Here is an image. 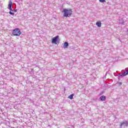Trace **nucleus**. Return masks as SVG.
<instances>
[{"label": "nucleus", "instance_id": "nucleus-1", "mask_svg": "<svg viewBox=\"0 0 128 128\" xmlns=\"http://www.w3.org/2000/svg\"><path fill=\"white\" fill-rule=\"evenodd\" d=\"M64 16L66 18H70L71 14H72V9H64Z\"/></svg>", "mask_w": 128, "mask_h": 128}, {"label": "nucleus", "instance_id": "nucleus-2", "mask_svg": "<svg viewBox=\"0 0 128 128\" xmlns=\"http://www.w3.org/2000/svg\"><path fill=\"white\" fill-rule=\"evenodd\" d=\"M22 32L18 28H16L12 32V34L16 36H20Z\"/></svg>", "mask_w": 128, "mask_h": 128}, {"label": "nucleus", "instance_id": "nucleus-3", "mask_svg": "<svg viewBox=\"0 0 128 128\" xmlns=\"http://www.w3.org/2000/svg\"><path fill=\"white\" fill-rule=\"evenodd\" d=\"M120 126H121V128H122V126H124H124H128V122L124 120V122H121Z\"/></svg>", "mask_w": 128, "mask_h": 128}, {"label": "nucleus", "instance_id": "nucleus-4", "mask_svg": "<svg viewBox=\"0 0 128 128\" xmlns=\"http://www.w3.org/2000/svg\"><path fill=\"white\" fill-rule=\"evenodd\" d=\"M58 38H60V36H56V37L53 38H52V44H56V42H58Z\"/></svg>", "mask_w": 128, "mask_h": 128}, {"label": "nucleus", "instance_id": "nucleus-5", "mask_svg": "<svg viewBox=\"0 0 128 128\" xmlns=\"http://www.w3.org/2000/svg\"><path fill=\"white\" fill-rule=\"evenodd\" d=\"M128 68H126L125 69V72L124 74H120V76H128Z\"/></svg>", "mask_w": 128, "mask_h": 128}, {"label": "nucleus", "instance_id": "nucleus-6", "mask_svg": "<svg viewBox=\"0 0 128 128\" xmlns=\"http://www.w3.org/2000/svg\"><path fill=\"white\" fill-rule=\"evenodd\" d=\"M12 0H10L8 6V8L9 10H12V12H14V10H12Z\"/></svg>", "mask_w": 128, "mask_h": 128}, {"label": "nucleus", "instance_id": "nucleus-7", "mask_svg": "<svg viewBox=\"0 0 128 128\" xmlns=\"http://www.w3.org/2000/svg\"><path fill=\"white\" fill-rule=\"evenodd\" d=\"M68 46V42H65L64 43V45L63 46V48H67Z\"/></svg>", "mask_w": 128, "mask_h": 128}, {"label": "nucleus", "instance_id": "nucleus-8", "mask_svg": "<svg viewBox=\"0 0 128 128\" xmlns=\"http://www.w3.org/2000/svg\"><path fill=\"white\" fill-rule=\"evenodd\" d=\"M100 98V100H102V102H104V100H106V96H101Z\"/></svg>", "mask_w": 128, "mask_h": 128}, {"label": "nucleus", "instance_id": "nucleus-9", "mask_svg": "<svg viewBox=\"0 0 128 128\" xmlns=\"http://www.w3.org/2000/svg\"><path fill=\"white\" fill-rule=\"evenodd\" d=\"M96 24L98 28L102 27V22H96Z\"/></svg>", "mask_w": 128, "mask_h": 128}, {"label": "nucleus", "instance_id": "nucleus-10", "mask_svg": "<svg viewBox=\"0 0 128 128\" xmlns=\"http://www.w3.org/2000/svg\"><path fill=\"white\" fill-rule=\"evenodd\" d=\"M74 94H72L68 97V98H70V100H72V98H74Z\"/></svg>", "mask_w": 128, "mask_h": 128}, {"label": "nucleus", "instance_id": "nucleus-11", "mask_svg": "<svg viewBox=\"0 0 128 128\" xmlns=\"http://www.w3.org/2000/svg\"><path fill=\"white\" fill-rule=\"evenodd\" d=\"M11 10L10 11L9 14H11L12 16H14V13L10 12Z\"/></svg>", "mask_w": 128, "mask_h": 128}, {"label": "nucleus", "instance_id": "nucleus-12", "mask_svg": "<svg viewBox=\"0 0 128 128\" xmlns=\"http://www.w3.org/2000/svg\"><path fill=\"white\" fill-rule=\"evenodd\" d=\"M120 24H124V22H122V19L120 21Z\"/></svg>", "mask_w": 128, "mask_h": 128}, {"label": "nucleus", "instance_id": "nucleus-13", "mask_svg": "<svg viewBox=\"0 0 128 128\" xmlns=\"http://www.w3.org/2000/svg\"><path fill=\"white\" fill-rule=\"evenodd\" d=\"M100 2H106V0H99Z\"/></svg>", "mask_w": 128, "mask_h": 128}, {"label": "nucleus", "instance_id": "nucleus-14", "mask_svg": "<svg viewBox=\"0 0 128 128\" xmlns=\"http://www.w3.org/2000/svg\"><path fill=\"white\" fill-rule=\"evenodd\" d=\"M120 84H122V83H120Z\"/></svg>", "mask_w": 128, "mask_h": 128}]
</instances>
